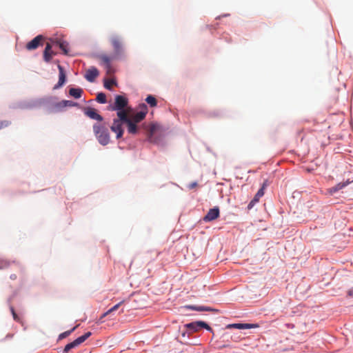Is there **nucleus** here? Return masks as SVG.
<instances>
[{"label":"nucleus","mask_w":353,"mask_h":353,"mask_svg":"<svg viewBox=\"0 0 353 353\" xmlns=\"http://www.w3.org/2000/svg\"><path fill=\"white\" fill-rule=\"evenodd\" d=\"M143 110L131 116L129 115V111H127V130L129 134H136L139 131L137 124L143 121L147 113L148 107L146 105H142Z\"/></svg>","instance_id":"f257e3e1"},{"label":"nucleus","mask_w":353,"mask_h":353,"mask_svg":"<svg viewBox=\"0 0 353 353\" xmlns=\"http://www.w3.org/2000/svg\"><path fill=\"white\" fill-rule=\"evenodd\" d=\"M111 43L114 50V54L109 56L105 54H100L99 59L101 63L109 65L111 61L122 55L124 52L123 44L121 39L118 37H113L111 39Z\"/></svg>","instance_id":"f03ea898"},{"label":"nucleus","mask_w":353,"mask_h":353,"mask_svg":"<svg viewBox=\"0 0 353 353\" xmlns=\"http://www.w3.org/2000/svg\"><path fill=\"white\" fill-rule=\"evenodd\" d=\"M117 118L113 119L110 130L116 134V138L119 139L124 132L123 125L124 123L127 125V111L117 112Z\"/></svg>","instance_id":"7ed1b4c3"},{"label":"nucleus","mask_w":353,"mask_h":353,"mask_svg":"<svg viewBox=\"0 0 353 353\" xmlns=\"http://www.w3.org/2000/svg\"><path fill=\"white\" fill-rule=\"evenodd\" d=\"M93 132L98 141L102 145H106L110 143V135L108 129L103 124L94 123L93 125Z\"/></svg>","instance_id":"20e7f679"},{"label":"nucleus","mask_w":353,"mask_h":353,"mask_svg":"<svg viewBox=\"0 0 353 353\" xmlns=\"http://www.w3.org/2000/svg\"><path fill=\"white\" fill-rule=\"evenodd\" d=\"M49 42L54 48H59L65 55H71L69 43L63 35H54L49 39Z\"/></svg>","instance_id":"39448f33"},{"label":"nucleus","mask_w":353,"mask_h":353,"mask_svg":"<svg viewBox=\"0 0 353 353\" xmlns=\"http://www.w3.org/2000/svg\"><path fill=\"white\" fill-rule=\"evenodd\" d=\"M128 99L123 95H116L114 105L112 107V110L117 112L129 111L128 108Z\"/></svg>","instance_id":"423d86ee"},{"label":"nucleus","mask_w":353,"mask_h":353,"mask_svg":"<svg viewBox=\"0 0 353 353\" xmlns=\"http://www.w3.org/2000/svg\"><path fill=\"white\" fill-rule=\"evenodd\" d=\"M91 334L92 333L90 332H88L83 335L78 337L72 342L67 344L64 347L63 353H68L71 349L79 346L80 344L83 343L87 339H88L91 336Z\"/></svg>","instance_id":"0eeeda50"},{"label":"nucleus","mask_w":353,"mask_h":353,"mask_svg":"<svg viewBox=\"0 0 353 353\" xmlns=\"http://www.w3.org/2000/svg\"><path fill=\"white\" fill-rule=\"evenodd\" d=\"M57 54V52L54 49L52 45L48 42L43 52V60L46 63H49Z\"/></svg>","instance_id":"6e6552de"},{"label":"nucleus","mask_w":353,"mask_h":353,"mask_svg":"<svg viewBox=\"0 0 353 353\" xmlns=\"http://www.w3.org/2000/svg\"><path fill=\"white\" fill-rule=\"evenodd\" d=\"M45 38L43 36L39 34L34 37L32 40L29 41L26 46V48L28 50H36L39 46H43V41Z\"/></svg>","instance_id":"1a4fd4ad"},{"label":"nucleus","mask_w":353,"mask_h":353,"mask_svg":"<svg viewBox=\"0 0 353 353\" xmlns=\"http://www.w3.org/2000/svg\"><path fill=\"white\" fill-rule=\"evenodd\" d=\"M85 115L88 117L99 121H103V117L97 113V110L91 107H86L83 109Z\"/></svg>","instance_id":"9d476101"},{"label":"nucleus","mask_w":353,"mask_h":353,"mask_svg":"<svg viewBox=\"0 0 353 353\" xmlns=\"http://www.w3.org/2000/svg\"><path fill=\"white\" fill-rule=\"evenodd\" d=\"M220 214L219 209L218 207H214L210 209L207 214L203 217V221L205 222L212 221L216 219Z\"/></svg>","instance_id":"9b49d317"},{"label":"nucleus","mask_w":353,"mask_h":353,"mask_svg":"<svg viewBox=\"0 0 353 353\" xmlns=\"http://www.w3.org/2000/svg\"><path fill=\"white\" fill-rule=\"evenodd\" d=\"M259 325L256 323H233L229 324L226 326V328H236L239 330L257 328Z\"/></svg>","instance_id":"f8f14e48"},{"label":"nucleus","mask_w":353,"mask_h":353,"mask_svg":"<svg viewBox=\"0 0 353 353\" xmlns=\"http://www.w3.org/2000/svg\"><path fill=\"white\" fill-rule=\"evenodd\" d=\"M99 75V71L97 68L88 70L85 74V78L90 82H93Z\"/></svg>","instance_id":"ddd939ff"},{"label":"nucleus","mask_w":353,"mask_h":353,"mask_svg":"<svg viewBox=\"0 0 353 353\" xmlns=\"http://www.w3.org/2000/svg\"><path fill=\"white\" fill-rule=\"evenodd\" d=\"M59 81L57 84H56L54 87V89H58L63 86V85L65 82L66 75L65 72L63 70V68H59Z\"/></svg>","instance_id":"4468645a"},{"label":"nucleus","mask_w":353,"mask_h":353,"mask_svg":"<svg viewBox=\"0 0 353 353\" xmlns=\"http://www.w3.org/2000/svg\"><path fill=\"white\" fill-rule=\"evenodd\" d=\"M113 85H117V81L114 77L105 78L104 79V87L111 90Z\"/></svg>","instance_id":"2eb2a0df"},{"label":"nucleus","mask_w":353,"mask_h":353,"mask_svg":"<svg viewBox=\"0 0 353 353\" xmlns=\"http://www.w3.org/2000/svg\"><path fill=\"white\" fill-rule=\"evenodd\" d=\"M185 307L195 311H217L211 307L204 306L187 305Z\"/></svg>","instance_id":"dca6fc26"},{"label":"nucleus","mask_w":353,"mask_h":353,"mask_svg":"<svg viewBox=\"0 0 353 353\" xmlns=\"http://www.w3.org/2000/svg\"><path fill=\"white\" fill-rule=\"evenodd\" d=\"M83 93V90L81 88H70L69 94L75 99H79Z\"/></svg>","instance_id":"f3484780"},{"label":"nucleus","mask_w":353,"mask_h":353,"mask_svg":"<svg viewBox=\"0 0 353 353\" xmlns=\"http://www.w3.org/2000/svg\"><path fill=\"white\" fill-rule=\"evenodd\" d=\"M349 183H350V182L348 181L345 183H339L336 184L335 186L330 188V192L334 193V192L339 191V190H341L342 188L345 187Z\"/></svg>","instance_id":"a211bd4d"},{"label":"nucleus","mask_w":353,"mask_h":353,"mask_svg":"<svg viewBox=\"0 0 353 353\" xmlns=\"http://www.w3.org/2000/svg\"><path fill=\"white\" fill-rule=\"evenodd\" d=\"M185 327L189 330H192L193 332H197L200 329L199 321H195L185 324Z\"/></svg>","instance_id":"6ab92c4d"},{"label":"nucleus","mask_w":353,"mask_h":353,"mask_svg":"<svg viewBox=\"0 0 353 353\" xmlns=\"http://www.w3.org/2000/svg\"><path fill=\"white\" fill-rule=\"evenodd\" d=\"M265 188V183H263L262 187L258 190L257 193L255 194L254 197V201L258 202L259 199L264 195V189Z\"/></svg>","instance_id":"aec40b11"},{"label":"nucleus","mask_w":353,"mask_h":353,"mask_svg":"<svg viewBox=\"0 0 353 353\" xmlns=\"http://www.w3.org/2000/svg\"><path fill=\"white\" fill-rule=\"evenodd\" d=\"M145 101L151 106L155 107L157 105V99L152 95H148L145 99Z\"/></svg>","instance_id":"412c9836"},{"label":"nucleus","mask_w":353,"mask_h":353,"mask_svg":"<svg viewBox=\"0 0 353 353\" xmlns=\"http://www.w3.org/2000/svg\"><path fill=\"white\" fill-rule=\"evenodd\" d=\"M96 100L100 103H105L107 102L106 95L103 92H100L97 94Z\"/></svg>","instance_id":"4be33fe9"},{"label":"nucleus","mask_w":353,"mask_h":353,"mask_svg":"<svg viewBox=\"0 0 353 353\" xmlns=\"http://www.w3.org/2000/svg\"><path fill=\"white\" fill-rule=\"evenodd\" d=\"M77 326H75L72 329H71L70 330H68V331H65V332L60 334L59 336V339H63L68 336L72 332L74 331V330L77 328Z\"/></svg>","instance_id":"5701e85b"},{"label":"nucleus","mask_w":353,"mask_h":353,"mask_svg":"<svg viewBox=\"0 0 353 353\" xmlns=\"http://www.w3.org/2000/svg\"><path fill=\"white\" fill-rule=\"evenodd\" d=\"M200 328H205L210 332L213 333V330L204 321H199Z\"/></svg>","instance_id":"b1692460"},{"label":"nucleus","mask_w":353,"mask_h":353,"mask_svg":"<svg viewBox=\"0 0 353 353\" xmlns=\"http://www.w3.org/2000/svg\"><path fill=\"white\" fill-rule=\"evenodd\" d=\"M124 303V301H120L119 303L114 305L112 307H111L110 310H108V313H112L113 312L116 311L119 309V307Z\"/></svg>","instance_id":"393cba45"},{"label":"nucleus","mask_w":353,"mask_h":353,"mask_svg":"<svg viewBox=\"0 0 353 353\" xmlns=\"http://www.w3.org/2000/svg\"><path fill=\"white\" fill-rule=\"evenodd\" d=\"M157 130V125L155 124H151L149 128V133L150 136H152Z\"/></svg>","instance_id":"a878e982"},{"label":"nucleus","mask_w":353,"mask_h":353,"mask_svg":"<svg viewBox=\"0 0 353 353\" xmlns=\"http://www.w3.org/2000/svg\"><path fill=\"white\" fill-rule=\"evenodd\" d=\"M62 103L63 106H74L77 105L75 102L72 101H63Z\"/></svg>","instance_id":"bb28decb"},{"label":"nucleus","mask_w":353,"mask_h":353,"mask_svg":"<svg viewBox=\"0 0 353 353\" xmlns=\"http://www.w3.org/2000/svg\"><path fill=\"white\" fill-rule=\"evenodd\" d=\"M9 125H10V122L8 121H0V130L8 127Z\"/></svg>","instance_id":"cd10ccee"},{"label":"nucleus","mask_w":353,"mask_h":353,"mask_svg":"<svg viewBox=\"0 0 353 353\" xmlns=\"http://www.w3.org/2000/svg\"><path fill=\"white\" fill-rule=\"evenodd\" d=\"M10 310H11V312H12V316H13L14 319L15 321H19V316H17V314H16V312H15V311H14V310L13 307H10Z\"/></svg>","instance_id":"c85d7f7f"},{"label":"nucleus","mask_w":353,"mask_h":353,"mask_svg":"<svg viewBox=\"0 0 353 353\" xmlns=\"http://www.w3.org/2000/svg\"><path fill=\"white\" fill-rule=\"evenodd\" d=\"M114 72H115V70H114V68H111V67L107 68V71H106L107 75L110 77L112 75V74H113Z\"/></svg>","instance_id":"c756f323"},{"label":"nucleus","mask_w":353,"mask_h":353,"mask_svg":"<svg viewBox=\"0 0 353 353\" xmlns=\"http://www.w3.org/2000/svg\"><path fill=\"white\" fill-rule=\"evenodd\" d=\"M257 202H254V199H252L248 205V209L250 210L253 208V206Z\"/></svg>","instance_id":"7c9ffc66"},{"label":"nucleus","mask_w":353,"mask_h":353,"mask_svg":"<svg viewBox=\"0 0 353 353\" xmlns=\"http://www.w3.org/2000/svg\"><path fill=\"white\" fill-rule=\"evenodd\" d=\"M196 186H197V183L192 182L188 185V188L191 190V189L196 188Z\"/></svg>","instance_id":"2f4dec72"},{"label":"nucleus","mask_w":353,"mask_h":353,"mask_svg":"<svg viewBox=\"0 0 353 353\" xmlns=\"http://www.w3.org/2000/svg\"><path fill=\"white\" fill-rule=\"evenodd\" d=\"M110 314V313H108V311L102 314V316L100 318V320L101 321L103 318L106 316L107 315Z\"/></svg>","instance_id":"473e14b6"},{"label":"nucleus","mask_w":353,"mask_h":353,"mask_svg":"<svg viewBox=\"0 0 353 353\" xmlns=\"http://www.w3.org/2000/svg\"><path fill=\"white\" fill-rule=\"evenodd\" d=\"M16 278H17L16 274H12V275L10 276V279H15Z\"/></svg>","instance_id":"72a5a7b5"},{"label":"nucleus","mask_w":353,"mask_h":353,"mask_svg":"<svg viewBox=\"0 0 353 353\" xmlns=\"http://www.w3.org/2000/svg\"><path fill=\"white\" fill-rule=\"evenodd\" d=\"M348 293L350 296H353V291H349Z\"/></svg>","instance_id":"f704fd0d"}]
</instances>
